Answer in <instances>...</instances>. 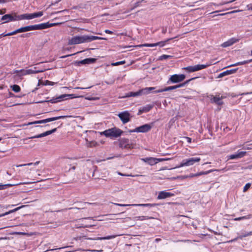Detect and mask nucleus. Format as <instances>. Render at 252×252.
Segmentation results:
<instances>
[{
	"instance_id": "nucleus-41",
	"label": "nucleus",
	"mask_w": 252,
	"mask_h": 252,
	"mask_svg": "<svg viewBox=\"0 0 252 252\" xmlns=\"http://www.w3.org/2000/svg\"><path fill=\"white\" fill-rule=\"evenodd\" d=\"M56 130H57V128H54V129H53L52 130L47 131L45 132V135H46V136L50 135V134L55 132V131H56Z\"/></svg>"
},
{
	"instance_id": "nucleus-46",
	"label": "nucleus",
	"mask_w": 252,
	"mask_h": 252,
	"mask_svg": "<svg viewBox=\"0 0 252 252\" xmlns=\"http://www.w3.org/2000/svg\"><path fill=\"white\" fill-rule=\"evenodd\" d=\"M239 11H240V10H234V11H231V12H227V13H222V14H220L219 15L222 16V15H224L227 14L234 13H236V12H239Z\"/></svg>"
},
{
	"instance_id": "nucleus-15",
	"label": "nucleus",
	"mask_w": 252,
	"mask_h": 252,
	"mask_svg": "<svg viewBox=\"0 0 252 252\" xmlns=\"http://www.w3.org/2000/svg\"><path fill=\"white\" fill-rule=\"evenodd\" d=\"M246 154V152L238 150L236 153L228 156L227 158L228 159H238L244 157Z\"/></svg>"
},
{
	"instance_id": "nucleus-44",
	"label": "nucleus",
	"mask_w": 252,
	"mask_h": 252,
	"mask_svg": "<svg viewBox=\"0 0 252 252\" xmlns=\"http://www.w3.org/2000/svg\"><path fill=\"white\" fill-rule=\"evenodd\" d=\"M32 165H33V163L30 162V163H28L27 164H23L18 165H16V166L17 167H22V166H31Z\"/></svg>"
},
{
	"instance_id": "nucleus-63",
	"label": "nucleus",
	"mask_w": 252,
	"mask_h": 252,
	"mask_svg": "<svg viewBox=\"0 0 252 252\" xmlns=\"http://www.w3.org/2000/svg\"><path fill=\"white\" fill-rule=\"evenodd\" d=\"M72 168L73 170H74V169H75V166H73V167H72Z\"/></svg>"
},
{
	"instance_id": "nucleus-9",
	"label": "nucleus",
	"mask_w": 252,
	"mask_h": 252,
	"mask_svg": "<svg viewBox=\"0 0 252 252\" xmlns=\"http://www.w3.org/2000/svg\"><path fill=\"white\" fill-rule=\"evenodd\" d=\"M152 128V126L150 124H145L135 129L130 130L129 132H147Z\"/></svg>"
},
{
	"instance_id": "nucleus-31",
	"label": "nucleus",
	"mask_w": 252,
	"mask_h": 252,
	"mask_svg": "<svg viewBox=\"0 0 252 252\" xmlns=\"http://www.w3.org/2000/svg\"><path fill=\"white\" fill-rule=\"evenodd\" d=\"M133 206H141V207H153L156 206L155 204L146 203V204H131Z\"/></svg>"
},
{
	"instance_id": "nucleus-1",
	"label": "nucleus",
	"mask_w": 252,
	"mask_h": 252,
	"mask_svg": "<svg viewBox=\"0 0 252 252\" xmlns=\"http://www.w3.org/2000/svg\"><path fill=\"white\" fill-rule=\"evenodd\" d=\"M55 23H49V22L45 23H42L37 25L28 26L24 27H22L19 29L20 32H24L31 31L43 30L49 28L52 26L56 25Z\"/></svg>"
},
{
	"instance_id": "nucleus-21",
	"label": "nucleus",
	"mask_w": 252,
	"mask_h": 252,
	"mask_svg": "<svg viewBox=\"0 0 252 252\" xmlns=\"http://www.w3.org/2000/svg\"><path fill=\"white\" fill-rule=\"evenodd\" d=\"M237 70H238V68H235V69H232L230 70H226V71L220 73L219 75L218 78H221L224 76L233 74V73H235Z\"/></svg>"
},
{
	"instance_id": "nucleus-48",
	"label": "nucleus",
	"mask_w": 252,
	"mask_h": 252,
	"mask_svg": "<svg viewBox=\"0 0 252 252\" xmlns=\"http://www.w3.org/2000/svg\"><path fill=\"white\" fill-rule=\"evenodd\" d=\"M21 71H22V69L21 70H14V73H15L17 75L19 76H21L20 75H19L20 74H21Z\"/></svg>"
},
{
	"instance_id": "nucleus-32",
	"label": "nucleus",
	"mask_w": 252,
	"mask_h": 252,
	"mask_svg": "<svg viewBox=\"0 0 252 252\" xmlns=\"http://www.w3.org/2000/svg\"><path fill=\"white\" fill-rule=\"evenodd\" d=\"M139 95V91H137L136 92H129L126 94L125 97H135Z\"/></svg>"
},
{
	"instance_id": "nucleus-2",
	"label": "nucleus",
	"mask_w": 252,
	"mask_h": 252,
	"mask_svg": "<svg viewBox=\"0 0 252 252\" xmlns=\"http://www.w3.org/2000/svg\"><path fill=\"white\" fill-rule=\"evenodd\" d=\"M122 133L123 131L117 127L109 128L101 132V134L111 138L118 137L120 136Z\"/></svg>"
},
{
	"instance_id": "nucleus-60",
	"label": "nucleus",
	"mask_w": 252,
	"mask_h": 252,
	"mask_svg": "<svg viewBox=\"0 0 252 252\" xmlns=\"http://www.w3.org/2000/svg\"><path fill=\"white\" fill-rule=\"evenodd\" d=\"M71 55H66V56H62L61 58H64L66 57H68V56H71Z\"/></svg>"
},
{
	"instance_id": "nucleus-33",
	"label": "nucleus",
	"mask_w": 252,
	"mask_h": 252,
	"mask_svg": "<svg viewBox=\"0 0 252 252\" xmlns=\"http://www.w3.org/2000/svg\"><path fill=\"white\" fill-rule=\"evenodd\" d=\"M12 90L15 93H18L21 91L20 87L17 85L11 86Z\"/></svg>"
},
{
	"instance_id": "nucleus-25",
	"label": "nucleus",
	"mask_w": 252,
	"mask_h": 252,
	"mask_svg": "<svg viewBox=\"0 0 252 252\" xmlns=\"http://www.w3.org/2000/svg\"><path fill=\"white\" fill-rule=\"evenodd\" d=\"M95 59L94 58H87L79 62L82 64H90L95 62Z\"/></svg>"
},
{
	"instance_id": "nucleus-34",
	"label": "nucleus",
	"mask_w": 252,
	"mask_h": 252,
	"mask_svg": "<svg viewBox=\"0 0 252 252\" xmlns=\"http://www.w3.org/2000/svg\"><path fill=\"white\" fill-rule=\"evenodd\" d=\"M32 14V19L41 17L43 15V12L42 11H39L38 12H35Z\"/></svg>"
},
{
	"instance_id": "nucleus-23",
	"label": "nucleus",
	"mask_w": 252,
	"mask_h": 252,
	"mask_svg": "<svg viewBox=\"0 0 252 252\" xmlns=\"http://www.w3.org/2000/svg\"><path fill=\"white\" fill-rule=\"evenodd\" d=\"M120 235H110V236H106V237H96V238H89L88 239H89V240H109V239L115 238L117 236H120Z\"/></svg>"
},
{
	"instance_id": "nucleus-57",
	"label": "nucleus",
	"mask_w": 252,
	"mask_h": 252,
	"mask_svg": "<svg viewBox=\"0 0 252 252\" xmlns=\"http://www.w3.org/2000/svg\"><path fill=\"white\" fill-rule=\"evenodd\" d=\"M39 162H40L39 161H36V162H35L34 163H33V164L34 165H38L39 163Z\"/></svg>"
},
{
	"instance_id": "nucleus-58",
	"label": "nucleus",
	"mask_w": 252,
	"mask_h": 252,
	"mask_svg": "<svg viewBox=\"0 0 252 252\" xmlns=\"http://www.w3.org/2000/svg\"><path fill=\"white\" fill-rule=\"evenodd\" d=\"M247 233H248L249 236L252 235V231H250L249 232H247Z\"/></svg>"
},
{
	"instance_id": "nucleus-14",
	"label": "nucleus",
	"mask_w": 252,
	"mask_h": 252,
	"mask_svg": "<svg viewBox=\"0 0 252 252\" xmlns=\"http://www.w3.org/2000/svg\"><path fill=\"white\" fill-rule=\"evenodd\" d=\"M142 159L145 162H148L150 165H154L155 164L157 163L158 162L166 160L168 159L147 158H142Z\"/></svg>"
},
{
	"instance_id": "nucleus-54",
	"label": "nucleus",
	"mask_w": 252,
	"mask_h": 252,
	"mask_svg": "<svg viewBox=\"0 0 252 252\" xmlns=\"http://www.w3.org/2000/svg\"><path fill=\"white\" fill-rule=\"evenodd\" d=\"M6 33H1L0 34V38H1L2 37H4V36H6Z\"/></svg>"
},
{
	"instance_id": "nucleus-28",
	"label": "nucleus",
	"mask_w": 252,
	"mask_h": 252,
	"mask_svg": "<svg viewBox=\"0 0 252 252\" xmlns=\"http://www.w3.org/2000/svg\"><path fill=\"white\" fill-rule=\"evenodd\" d=\"M215 170H209V171H208L206 172H200L196 173V174H190L189 176V177L192 178V177H196V176H199L204 175V174H207L211 173L212 171H215Z\"/></svg>"
},
{
	"instance_id": "nucleus-6",
	"label": "nucleus",
	"mask_w": 252,
	"mask_h": 252,
	"mask_svg": "<svg viewBox=\"0 0 252 252\" xmlns=\"http://www.w3.org/2000/svg\"><path fill=\"white\" fill-rule=\"evenodd\" d=\"M70 116H60L55 117H52L50 118H47L44 120H39V121H36L32 122H30L27 125H31L33 124H45L46 123L50 122L52 121L58 120L61 119H64L65 118L67 117H70Z\"/></svg>"
},
{
	"instance_id": "nucleus-24",
	"label": "nucleus",
	"mask_w": 252,
	"mask_h": 252,
	"mask_svg": "<svg viewBox=\"0 0 252 252\" xmlns=\"http://www.w3.org/2000/svg\"><path fill=\"white\" fill-rule=\"evenodd\" d=\"M17 17H18V20H23V19H28V20L32 19V13H30V14L26 13V14H22L20 15H18Z\"/></svg>"
},
{
	"instance_id": "nucleus-42",
	"label": "nucleus",
	"mask_w": 252,
	"mask_h": 252,
	"mask_svg": "<svg viewBox=\"0 0 252 252\" xmlns=\"http://www.w3.org/2000/svg\"><path fill=\"white\" fill-rule=\"evenodd\" d=\"M17 33H20L19 32V29L12 32H9L8 33H6V35L7 36H10V35H14Z\"/></svg>"
},
{
	"instance_id": "nucleus-53",
	"label": "nucleus",
	"mask_w": 252,
	"mask_h": 252,
	"mask_svg": "<svg viewBox=\"0 0 252 252\" xmlns=\"http://www.w3.org/2000/svg\"><path fill=\"white\" fill-rule=\"evenodd\" d=\"M185 138L187 139V142L188 143H191V138H189V137H186Z\"/></svg>"
},
{
	"instance_id": "nucleus-35",
	"label": "nucleus",
	"mask_w": 252,
	"mask_h": 252,
	"mask_svg": "<svg viewBox=\"0 0 252 252\" xmlns=\"http://www.w3.org/2000/svg\"><path fill=\"white\" fill-rule=\"evenodd\" d=\"M250 218H251V215H249V216H243V217H239V218H236L234 219V220H236V221H239V220H243L249 219Z\"/></svg>"
},
{
	"instance_id": "nucleus-26",
	"label": "nucleus",
	"mask_w": 252,
	"mask_h": 252,
	"mask_svg": "<svg viewBox=\"0 0 252 252\" xmlns=\"http://www.w3.org/2000/svg\"><path fill=\"white\" fill-rule=\"evenodd\" d=\"M152 106L151 105H147L139 109L138 114H141L142 113L148 112L152 109Z\"/></svg>"
},
{
	"instance_id": "nucleus-30",
	"label": "nucleus",
	"mask_w": 252,
	"mask_h": 252,
	"mask_svg": "<svg viewBox=\"0 0 252 252\" xmlns=\"http://www.w3.org/2000/svg\"><path fill=\"white\" fill-rule=\"evenodd\" d=\"M153 219H154V218L152 217L136 216L134 218V220L143 221L145 220H149Z\"/></svg>"
},
{
	"instance_id": "nucleus-29",
	"label": "nucleus",
	"mask_w": 252,
	"mask_h": 252,
	"mask_svg": "<svg viewBox=\"0 0 252 252\" xmlns=\"http://www.w3.org/2000/svg\"><path fill=\"white\" fill-rule=\"evenodd\" d=\"M97 39H105V38H103V37H98V36H96L88 35H87L88 42H90L93 40H97Z\"/></svg>"
},
{
	"instance_id": "nucleus-11",
	"label": "nucleus",
	"mask_w": 252,
	"mask_h": 252,
	"mask_svg": "<svg viewBox=\"0 0 252 252\" xmlns=\"http://www.w3.org/2000/svg\"><path fill=\"white\" fill-rule=\"evenodd\" d=\"M119 146L122 149H132V144L129 142V140L126 138H122L119 141Z\"/></svg>"
},
{
	"instance_id": "nucleus-8",
	"label": "nucleus",
	"mask_w": 252,
	"mask_h": 252,
	"mask_svg": "<svg viewBox=\"0 0 252 252\" xmlns=\"http://www.w3.org/2000/svg\"><path fill=\"white\" fill-rule=\"evenodd\" d=\"M186 78V76L184 74H174L171 75L169 80L167 81L168 84L172 83H180Z\"/></svg>"
},
{
	"instance_id": "nucleus-62",
	"label": "nucleus",
	"mask_w": 252,
	"mask_h": 252,
	"mask_svg": "<svg viewBox=\"0 0 252 252\" xmlns=\"http://www.w3.org/2000/svg\"><path fill=\"white\" fill-rule=\"evenodd\" d=\"M219 12V11H216L212 12L211 13H217V12Z\"/></svg>"
},
{
	"instance_id": "nucleus-10",
	"label": "nucleus",
	"mask_w": 252,
	"mask_h": 252,
	"mask_svg": "<svg viewBox=\"0 0 252 252\" xmlns=\"http://www.w3.org/2000/svg\"><path fill=\"white\" fill-rule=\"evenodd\" d=\"M118 116L124 124L128 123L130 121L131 117L130 113L127 111L120 113Z\"/></svg>"
},
{
	"instance_id": "nucleus-51",
	"label": "nucleus",
	"mask_w": 252,
	"mask_h": 252,
	"mask_svg": "<svg viewBox=\"0 0 252 252\" xmlns=\"http://www.w3.org/2000/svg\"><path fill=\"white\" fill-rule=\"evenodd\" d=\"M104 32L105 33H108V34H112L113 33V32L111 31H110L109 30H105Z\"/></svg>"
},
{
	"instance_id": "nucleus-16",
	"label": "nucleus",
	"mask_w": 252,
	"mask_h": 252,
	"mask_svg": "<svg viewBox=\"0 0 252 252\" xmlns=\"http://www.w3.org/2000/svg\"><path fill=\"white\" fill-rule=\"evenodd\" d=\"M18 15H14L13 16L11 14H6L3 15L1 20L2 21H4L3 23H7L11 21H18V19L17 17Z\"/></svg>"
},
{
	"instance_id": "nucleus-18",
	"label": "nucleus",
	"mask_w": 252,
	"mask_h": 252,
	"mask_svg": "<svg viewBox=\"0 0 252 252\" xmlns=\"http://www.w3.org/2000/svg\"><path fill=\"white\" fill-rule=\"evenodd\" d=\"M166 41H160L158 42H157L155 43H152V44H141L139 45H138V47H154L157 46H159V47H163L165 45Z\"/></svg>"
},
{
	"instance_id": "nucleus-4",
	"label": "nucleus",
	"mask_w": 252,
	"mask_h": 252,
	"mask_svg": "<svg viewBox=\"0 0 252 252\" xmlns=\"http://www.w3.org/2000/svg\"><path fill=\"white\" fill-rule=\"evenodd\" d=\"M88 43L87 35H76L68 39V45L79 44Z\"/></svg>"
},
{
	"instance_id": "nucleus-47",
	"label": "nucleus",
	"mask_w": 252,
	"mask_h": 252,
	"mask_svg": "<svg viewBox=\"0 0 252 252\" xmlns=\"http://www.w3.org/2000/svg\"><path fill=\"white\" fill-rule=\"evenodd\" d=\"M170 57V56L169 55H162L161 57H160V59L161 60H163V59H167L169 58Z\"/></svg>"
},
{
	"instance_id": "nucleus-43",
	"label": "nucleus",
	"mask_w": 252,
	"mask_h": 252,
	"mask_svg": "<svg viewBox=\"0 0 252 252\" xmlns=\"http://www.w3.org/2000/svg\"><path fill=\"white\" fill-rule=\"evenodd\" d=\"M97 145V143L95 141H92V142H90L88 145V147H94V146H96Z\"/></svg>"
},
{
	"instance_id": "nucleus-27",
	"label": "nucleus",
	"mask_w": 252,
	"mask_h": 252,
	"mask_svg": "<svg viewBox=\"0 0 252 252\" xmlns=\"http://www.w3.org/2000/svg\"><path fill=\"white\" fill-rule=\"evenodd\" d=\"M252 61V60H250L244 61L243 62H237L235 63L232 64L228 65V67H233V66H236L237 65H244V64H245L247 63H251Z\"/></svg>"
},
{
	"instance_id": "nucleus-55",
	"label": "nucleus",
	"mask_w": 252,
	"mask_h": 252,
	"mask_svg": "<svg viewBox=\"0 0 252 252\" xmlns=\"http://www.w3.org/2000/svg\"><path fill=\"white\" fill-rule=\"evenodd\" d=\"M32 183V182H25V183H19L18 184V185H22V184H31Z\"/></svg>"
},
{
	"instance_id": "nucleus-49",
	"label": "nucleus",
	"mask_w": 252,
	"mask_h": 252,
	"mask_svg": "<svg viewBox=\"0 0 252 252\" xmlns=\"http://www.w3.org/2000/svg\"><path fill=\"white\" fill-rule=\"evenodd\" d=\"M67 95H68V98L69 97L76 98L78 97L77 96L75 95V94H67Z\"/></svg>"
},
{
	"instance_id": "nucleus-7",
	"label": "nucleus",
	"mask_w": 252,
	"mask_h": 252,
	"mask_svg": "<svg viewBox=\"0 0 252 252\" xmlns=\"http://www.w3.org/2000/svg\"><path fill=\"white\" fill-rule=\"evenodd\" d=\"M194 79V78H191L190 79H189V80L186 81V82H184L183 83H181V84L177 85L172 86H169V87H165L164 89H159L158 90H156L155 92L156 93H161V92H163L171 91V90H174V89H176L179 88L183 87L186 84H187L190 80H193Z\"/></svg>"
},
{
	"instance_id": "nucleus-64",
	"label": "nucleus",
	"mask_w": 252,
	"mask_h": 252,
	"mask_svg": "<svg viewBox=\"0 0 252 252\" xmlns=\"http://www.w3.org/2000/svg\"><path fill=\"white\" fill-rule=\"evenodd\" d=\"M10 95H11V96L13 95V94H12L11 93H10Z\"/></svg>"
},
{
	"instance_id": "nucleus-61",
	"label": "nucleus",
	"mask_w": 252,
	"mask_h": 252,
	"mask_svg": "<svg viewBox=\"0 0 252 252\" xmlns=\"http://www.w3.org/2000/svg\"><path fill=\"white\" fill-rule=\"evenodd\" d=\"M3 14V12H2V11L1 10H0V14Z\"/></svg>"
},
{
	"instance_id": "nucleus-20",
	"label": "nucleus",
	"mask_w": 252,
	"mask_h": 252,
	"mask_svg": "<svg viewBox=\"0 0 252 252\" xmlns=\"http://www.w3.org/2000/svg\"><path fill=\"white\" fill-rule=\"evenodd\" d=\"M155 89V87H146L140 90L139 91V95L142 94H147L150 93V92Z\"/></svg>"
},
{
	"instance_id": "nucleus-36",
	"label": "nucleus",
	"mask_w": 252,
	"mask_h": 252,
	"mask_svg": "<svg viewBox=\"0 0 252 252\" xmlns=\"http://www.w3.org/2000/svg\"><path fill=\"white\" fill-rule=\"evenodd\" d=\"M14 185L10 184H5V185L0 184V190L4 189L9 187H11Z\"/></svg>"
},
{
	"instance_id": "nucleus-17",
	"label": "nucleus",
	"mask_w": 252,
	"mask_h": 252,
	"mask_svg": "<svg viewBox=\"0 0 252 252\" xmlns=\"http://www.w3.org/2000/svg\"><path fill=\"white\" fill-rule=\"evenodd\" d=\"M34 69H29L27 70L22 69L21 74H20V76L26 75L28 74H35L39 72H42L44 71V70H35L36 67H35Z\"/></svg>"
},
{
	"instance_id": "nucleus-59",
	"label": "nucleus",
	"mask_w": 252,
	"mask_h": 252,
	"mask_svg": "<svg viewBox=\"0 0 252 252\" xmlns=\"http://www.w3.org/2000/svg\"><path fill=\"white\" fill-rule=\"evenodd\" d=\"M118 174L121 175V176H126V175L123 174H122V173H121L120 172H119Z\"/></svg>"
},
{
	"instance_id": "nucleus-56",
	"label": "nucleus",
	"mask_w": 252,
	"mask_h": 252,
	"mask_svg": "<svg viewBox=\"0 0 252 252\" xmlns=\"http://www.w3.org/2000/svg\"><path fill=\"white\" fill-rule=\"evenodd\" d=\"M90 87H88V88H90ZM87 88H86V89H87ZM75 89H85V88H81V87H76L75 88Z\"/></svg>"
},
{
	"instance_id": "nucleus-39",
	"label": "nucleus",
	"mask_w": 252,
	"mask_h": 252,
	"mask_svg": "<svg viewBox=\"0 0 252 252\" xmlns=\"http://www.w3.org/2000/svg\"><path fill=\"white\" fill-rule=\"evenodd\" d=\"M24 206H20V207H17L13 210H12L11 211H9L8 212H6L4 215H7V214H10L11 213H13V212H16L18 210H19L20 209L23 208Z\"/></svg>"
},
{
	"instance_id": "nucleus-40",
	"label": "nucleus",
	"mask_w": 252,
	"mask_h": 252,
	"mask_svg": "<svg viewBox=\"0 0 252 252\" xmlns=\"http://www.w3.org/2000/svg\"><path fill=\"white\" fill-rule=\"evenodd\" d=\"M251 186V184H250V183L246 184L243 188V192L247 191L250 188Z\"/></svg>"
},
{
	"instance_id": "nucleus-22",
	"label": "nucleus",
	"mask_w": 252,
	"mask_h": 252,
	"mask_svg": "<svg viewBox=\"0 0 252 252\" xmlns=\"http://www.w3.org/2000/svg\"><path fill=\"white\" fill-rule=\"evenodd\" d=\"M68 98V95L66 94H62L56 98L52 100V102L56 103L61 101L63 100H66Z\"/></svg>"
},
{
	"instance_id": "nucleus-52",
	"label": "nucleus",
	"mask_w": 252,
	"mask_h": 252,
	"mask_svg": "<svg viewBox=\"0 0 252 252\" xmlns=\"http://www.w3.org/2000/svg\"><path fill=\"white\" fill-rule=\"evenodd\" d=\"M238 238H239V237H238L237 238H235V239H232V240H230V241H227V242H228V243H231V242H235V241H236Z\"/></svg>"
},
{
	"instance_id": "nucleus-3",
	"label": "nucleus",
	"mask_w": 252,
	"mask_h": 252,
	"mask_svg": "<svg viewBox=\"0 0 252 252\" xmlns=\"http://www.w3.org/2000/svg\"><path fill=\"white\" fill-rule=\"evenodd\" d=\"M201 160L200 158L194 157L189 158L183 159L180 164L174 168H181L183 167L190 166L194 165L196 163L199 162Z\"/></svg>"
},
{
	"instance_id": "nucleus-50",
	"label": "nucleus",
	"mask_w": 252,
	"mask_h": 252,
	"mask_svg": "<svg viewBox=\"0 0 252 252\" xmlns=\"http://www.w3.org/2000/svg\"><path fill=\"white\" fill-rule=\"evenodd\" d=\"M247 236H249V235H248V233H245L244 234H243L242 236H239V238L240 239H242L243 237H247Z\"/></svg>"
},
{
	"instance_id": "nucleus-38",
	"label": "nucleus",
	"mask_w": 252,
	"mask_h": 252,
	"mask_svg": "<svg viewBox=\"0 0 252 252\" xmlns=\"http://www.w3.org/2000/svg\"><path fill=\"white\" fill-rule=\"evenodd\" d=\"M44 136H46L45 135V133L43 132V133L39 134L38 135H35V136L30 137L29 138V139H30V138H37L43 137H44Z\"/></svg>"
},
{
	"instance_id": "nucleus-13",
	"label": "nucleus",
	"mask_w": 252,
	"mask_h": 252,
	"mask_svg": "<svg viewBox=\"0 0 252 252\" xmlns=\"http://www.w3.org/2000/svg\"><path fill=\"white\" fill-rule=\"evenodd\" d=\"M174 194L167 192L166 190L161 191L158 192L157 199L158 200L164 199L167 198H170L174 196Z\"/></svg>"
},
{
	"instance_id": "nucleus-12",
	"label": "nucleus",
	"mask_w": 252,
	"mask_h": 252,
	"mask_svg": "<svg viewBox=\"0 0 252 252\" xmlns=\"http://www.w3.org/2000/svg\"><path fill=\"white\" fill-rule=\"evenodd\" d=\"M225 97V96H220L219 94L215 96L212 95L210 96V101L212 103H214L218 105H221L223 104L222 100Z\"/></svg>"
},
{
	"instance_id": "nucleus-45",
	"label": "nucleus",
	"mask_w": 252,
	"mask_h": 252,
	"mask_svg": "<svg viewBox=\"0 0 252 252\" xmlns=\"http://www.w3.org/2000/svg\"><path fill=\"white\" fill-rule=\"evenodd\" d=\"M115 205L119 206H132L131 204H119V203H114Z\"/></svg>"
},
{
	"instance_id": "nucleus-19",
	"label": "nucleus",
	"mask_w": 252,
	"mask_h": 252,
	"mask_svg": "<svg viewBox=\"0 0 252 252\" xmlns=\"http://www.w3.org/2000/svg\"><path fill=\"white\" fill-rule=\"evenodd\" d=\"M239 41V39L233 37L229 39L227 41L224 42L221 44V46L225 48L230 46L232 45L233 44Z\"/></svg>"
},
{
	"instance_id": "nucleus-5",
	"label": "nucleus",
	"mask_w": 252,
	"mask_h": 252,
	"mask_svg": "<svg viewBox=\"0 0 252 252\" xmlns=\"http://www.w3.org/2000/svg\"><path fill=\"white\" fill-rule=\"evenodd\" d=\"M211 65V63H207L204 64H196L193 66H189L184 67L183 69L188 72H193L206 68Z\"/></svg>"
},
{
	"instance_id": "nucleus-37",
	"label": "nucleus",
	"mask_w": 252,
	"mask_h": 252,
	"mask_svg": "<svg viewBox=\"0 0 252 252\" xmlns=\"http://www.w3.org/2000/svg\"><path fill=\"white\" fill-rule=\"evenodd\" d=\"M125 63H126L125 61H120V62H117L116 63H112L111 65L112 66H118L119 65L123 64Z\"/></svg>"
}]
</instances>
